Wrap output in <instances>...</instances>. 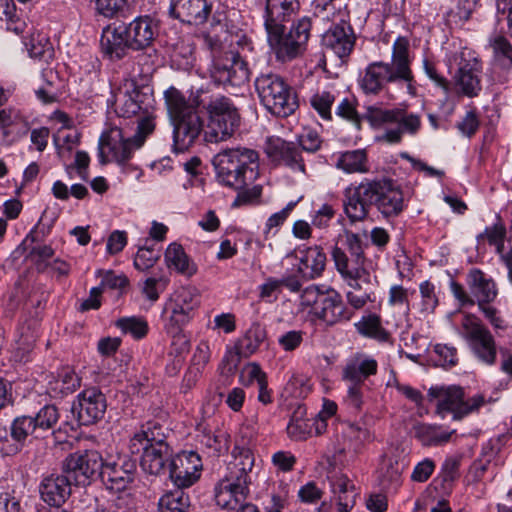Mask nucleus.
Segmentation results:
<instances>
[{"label":"nucleus","mask_w":512,"mask_h":512,"mask_svg":"<svg viewBox=\"0 0 512 512\" xmlns=\"http://www.w3.org/2000/svg\"><path fill=\"white\" fill-rule=\"evenodd\" d=\"M344 212L351 222L367 218L371 206H375L384 218L399 216L407 207L404 193L393 179L388 177L364 178L359 184L344 190Z\"/></svg>","instance_id":"obj_1"},{"label":"nucleus","mask_w":512,"mask_h":512,"mask_svg":"<svg viewBox=\"0 0 512 512\" xmlns=\"http://www.w3.org/2000/svg\"><path fill=\"white\" fill-rule=\"evenodd\" d=\"M410 42L404 36H398L392 45L391 61H374L367 65L359 79V85L365 94H390V87H406L413 94L414 75L411 69Z\"/></svg>","instance_id":"obj_2"},{"label":"nucleus","mask_w":512,"mask_h":512,"mask_svg":"<svg viewBox=\"0 0 512 512\" xmlns=\"http://www.w3.org/2000/svg\"><path fill=\"white\" fill-rule=\"evenodd\" d=\"M212 164L219 183L234 190L251 185L260 174L259 153L244 146L221 149Z\"/></svg>","instance_id":"obj_3"},{"label":"nucleus","mask_w":512,"mask_h":512,"mask_svg":"<svg viewBox=\"0 0 512 512\" xmlns=\"http://www.w3.org/2000/svg\"><path fill=\"white\" fill-rule=\"evenodd\" d=\"M155 127V118L147 115L139 118L136 133L132 137H125L123 130L117 126L103 132L98 144L100 163L114 161L119 166H124L133 157L134 152L144 145Z\"/></svg>","instance_id":"obj_4"},{"label":"nucleus","mask_w":512,"mask_h":512,"mask_svg":"<svg viewBox=\"0 0 512 512\" xmlns=\"http://www.w3.org/2000/svg\"><path fill=\"white\" fill-rule=\"evenodd\" d=\"M165 104L173 121V147L176 152L187 151L204 133V123L196 108L185 96L170 87L164 93Z\"/></svg>","instance_id":"obj_5"},{"label":"nucleus","mask_w":512,"mask_h":512,"mask_svg":"<svg viewBox=\"0 0 512 512\" xmlns=\"http://www.w3.org/2000/svg\"><path fill=\"white\" fill-rule=\"evenodd\" d=\"M199 305V292L191 286L180 287L165 303L162 312L163 328L166 334L172 338V345H179L178 352L187 351L189 348L188 339L183 334V327L194 318Z\"/></svg>","instance_id":"obj_6"},{"label":"nucleus","mask_w":512,"mask_h":512,"mask_svg":"<svg viewBox=\"0 0 512 512\" xmlns=\"http://www.w3.org/2000/svg\"><path fill=\"white\" fill-rule=\"evenodd\" d=\"M311 29V18L303 16L294 21L288 31H285L284 24L266 30L268 43L276 59L289 62L301 57L307 50Z\"/></svg>","instance_id":"obj_7"},{"label":"nucleus","mask_w":512,"mask_h":512,"mask_svg":"<svg viewBox=\"0 0 512 512\" xmlns=\"http://www.w3.org/2000/svg\"><path fill=\"white\" fill-rule=\"evenodd\" d=\"M365 118L372 127L385 128L378 139L389 144L400 143L404 133L415 135L421 128L420 116L402 108L386 109L371 105L366 109Z\"/></svg>","instance_id":"obj_8"},{"label":"nucleus","mask_w":512,"mask_h":512,"mask_svg":"<svg viewBox=\"0 0 512 512\" xmlns=\"http://www.w3.org/2000/svg\"><path fill=\"white\" fill-rule=\"evenodd\" d=\"M205 43L210 49L212 66L211 78L220 85L241 87L249 79V70L240 52L228 50L218 39L205 37Z\"/></svg>","instance_id":"obj_9"},{"label":"nucleus","mask_w":512,"mask_h":512,"mask_svg":"<svg viewBox=\"0 0 512 512\" xmlns=\"http://www.w3.org/2000/svg\"><path fill=\"white\" fill-rule=\"evenodd\" d=\"M202 105L208 113V124L204 131V140L218 143L228 139L238 128L239 113L232 101L225 96H211L209 101L200 99L196 106Z\"/></svg>","instance_id":"obj_10"},{"label":"nucleus","mask_w":512,"mask_h":512,"mask_svg":"<svg viewBox=\"0 0 512 512\" xmlns=\"http://www.w3.org/2000/svg\"><path fill=\"white\" fill-rule=\"evenodd\" d=\"M255 88L264 107L277 117H287L298 108L292 88L277 74H261L255 80Z\"/></svg>","instance_id":"obj_11"},{"label":"nucleus","mask_w":512,"mask_h":512,"mask_svg":"<svg viewBox=\"0 0 512 512\" xmlns=\"http://www.w3.org/2000/svg\"><path fill=\"white\" fill-rule=\"evenodd\" d=\"M428 400L435 405V413L441 418L448 415L461 420L484 404V397L477 394L465 399L464 389L457 385H435L427 393Z\"/></svg>","instance_id":"obj_12"},{"label":"nucleus","mask_w":512,"mask_h":512,"mask_svg":"<svg viewBox=\"0 0 512 512\" xmlns=\"http://www.w3.org/2000/svg\"><path fill=\"white\" fill-rule=\"evenodd\" d=\"M459 335L466 341L474 358L487 366L497 361L498 347L491 331L471 313H465L460 323Z\"/></svg>","instance_id":"obj_13"},{"label":"nucleus","mask_w":512,"mask_h":512,"mask_svg":"<svg viewBox=\"0 0 512 512\" xmlns=\"http://www.w3.org/2000/svg\"><path fill=\"white\" fill-rule=\"evenodd\" d=\"M455 69L453 80L461 93L474 97L481 91V63L469 49L455 53L450 60V69Z\"/></svg>","instance_id":"obj_14"},{"label":"nucleus","mask_w":512,"mask_h":512,"mask_svg":"<svg viewBox=\"0 0 512 512\" xmlns=\"http://www.w3.org/2000/svg\"><path fill=\"white\" fill-rule=\"evenodd\" d=\"M104 461L95 450L70 454L62 465L64 473L70 475L75 485H87L97 477L101 478Z\"/></svg>","instance_id":"obj_15"},{"label":"nucleus","mask_w":512,"mask_h":512,"mask_svg":"<svg viewBox=\"0 0 512 512\" xmlns=\"http://www.w3.org/2000/svg\"><path fill=\"white\" fill-rule=\"evenodd\" d=\"M203 468L201 457L194 451H183L171 458L169 477L177 488H189L201 476Z\"/></svg>","instance_id":"obj_16"},{"label":"nucleus","mask_w":512,"mask_h":512,"mask_svg":"<svg viewBox=\"0 0 512 512\" xmlns=\"http://www.w3.org/2000/svg\"><path fill=\"white\" fill-rule=\"evenodd\" d=\"M341 246H335L332 250V258L337 271L366 268L364 244L358 234L345 232L340 240Z\"/></svg>","instance_id":"obj_17"},{"label":"nucleus","mask_w":512,"mask_h":512,"mask_svg":"<svg viewBox=\"0 0 512 512\" xmlns=\"http://www.w3.org/2000/svg\"><path fill=\"white\" fill-rule=\"evenodd\" d=\"M266 153L277 165L285 166L293 172L305 173V160L297 143L272 136L267 139Z\"/></svg>","instance_id":"obj_18"},{"label":"nucleus","mask_w":512,"mask_h":512,"mask_svg":"<svg viewBox=\"0 0 512 512\" xmlns=\"http://www.w3.org/2000/svg\"><path fill=\"white\" fill-rule=\"evenodd\" d=\"M107 409L105 395L97 388L83 390L74 402L72 411L77 413L81 425H91L103 418Z\"/></svg>","instance_id":"obj_19"},{"label":"nucleus","mask_w":512,"mask_h":512,"mask_svg":"<svg viewBox=\"0 0 512 512\" xmlns=\"http://www.w3.org/2000/svg\"><path fill=\"white\" fill-rule=\"evenodd\" d=\"M250 484L235 477L225 475L214 488L216 504L221 509L235 510L241 503L247 500Z\"/></svg>","instance_id":"obj_20"},{"label":"nucleus","mask_w":512,"mask_h":512,"mask_svg":"<svg viewBox=\"0 0 512 512\" xmlns=\"http://www.w3.org/2000/svg\"><path fill=\"white\" fill-rule=\"evenodd\" d=\"M313 313L327 325L348 321L353 315V312L345 306L340 294L335 290L322 293L314 300Z\"/></svg>","instance_id":"obj_21"},{"label":"nucleus","mask_w":512,"mask_h":512,"mask_svg":"<svg viewBox=\"0 0 512 512\" xmlns=\"http://www.w3.org/2000/svg\"><path fill=\"white\" fill-rule=\"evenodd\" d=\"M135 471V461L119 456L116 460L104 462L101 480L108 489L119 492L132 482Z\"/></svg>","instance_id":"obj_22"},{"label":"nucleus","mask_w":512,"mask_h":512,"mask_svg":"<svg viewBox=\"0 0 512 512\" xmlns=\"http://www.w3.org/2000/svg\"><path fill=\"white\" fill-rule=\"evenodd\" d=\"M212 0H171L169 14L189 25H202L212 12Z\"/></svg>","instance_id":"obj_23"},{"label":"nucleus","mask_w":512,"mask_h":512,"mask_svg":"<svg viewBox=\"0 0 512 512\" xmlns=\"http://www.w3.org/2000/svg\"><path fill=\"white\" fill-rule=\"evenodd\" d=\"M165 439V432L152 437L154 443L140 458V466L144 472L158 476L167 470L171 460V450Z\"/></svg>","instance_id":"obj_24"},{"label":"nucleus","mask_w":512,"mask_h":512,"mask_svg":"<svg viewBox=\"0 0 512 512\" xmlns=\"http://www.w3.org/2000/svg\"><path fill=\"white\" fill-rule=\"evenodd\" d=\"M355 33L346 21L331 26L322 36V44L339 58L351 54L355 46Z\"/></svg>","instance_id":"obj_25"},{"label":"nucleus","mask_w":512,"mask_h":512,"mask_svg":"<svg viewBox=\"0 0 512 512\" xmlns=\"http://www.w3.org/2000/svg\"><path fill=\"white\" fill-rule=\"evenodd\" d=\"M73 479L67 473L50 474L40 483L42 500L50 506L60 507L71 495Z\"/></svg>","instance_id":"obj_26"},{"label":"nucleus","mask_w":512,"mask_h":512,"mask_svg":"<svg viewBox=\"0 0 512 512\" xmlns=\"http://www.w3.org/2000/svg\"><path fill=\"white\" fill-rule=\"evenodd\" d=\"M100 48L104 57L110 60L122 59L130 49L126 25L106 26L102 30Z\"/></svg>","instance_id":"obj_27"},{"label":"nucleus","mask_w":512,"mask_h":512,"mask_svg":"<svg viewBox=\"0 0 512 512\" xmlns=\"http://www.w3.org/2000/svg\"><path fill=\"white\" fill-rule=\"evenodd\" d=\"M158 23L148 15L138 16L126 25L130 49L143 50L152 45L158 34Z\"/></svg>","instance_id":"obj_28"},{"label":"nucleus","mask_w":512,"mask_h":512,"mask_svg":"<svg viewBox=\"0 0 512 512\" xmlns=\"http://www.w3.org/2000/svg\"><path fill=\"white\" fill-rule=\"evenodd\" d=\"M378 371V363L365 353H355L346 359L342 368V380L349 383L363 384Z\"/></svg>","instance_id":"obj_29"},{"label":"nucleus","mask_w":512,"mask_h":512,"mask_svg":"<svg viewBox=\"0 0 512 512\" xmlns=\"http://www.w3.org/2000/svg\"><path fill=\"white\" fill-rule=\"evenodd\" d=\"M471 296L475 299V304L483 302H493L498 294L495 281L487 277L480 269H471L466 278Z\"/></svg>","instance_id":"obj_30"},{"label":"nucleus","mask_w":512,"mask_h":512,"mask_svg":"<svg viewBox=\"0 0 512 512\" xmlns=\"http://www.w3.org/2000/svg\"><path fill=\"white\" fill-rule=\"evenodd\" d=\"M297 0H266L264 11V27L268 30L283 26L298 11Z\"/></svg>","instance_id":"obj_31"},{"label":"nucleus","mask_w":512,"mask_h":512,"mask_svg":"<svg viewBox=\"0 0 512 512\" xmlns=\"http://www.w3.org/2000/svg\"><path fill=\"white\" fill-rule=\"evenodd\" d=\"M329 483L338 512H350L357 497L353 482L344 474H335L329 478Z\"/></svg>","instance_id":"obj_32"},{"label":"nucleus","mask_w":512,"mask_h":512,"mask_svg":"<svg viewBox=\"0 0 512 512\" xmlns=\"http://www.w3.org/2000/svg\"><path fill=\"white\" fill-rule=\"evenodd\" d=\"M298 272L304 278L315 279L322 275L326 267V254L320 246H312L301 251Z\"/></svg>","instance_id":"obj_33"},{"label":"nucleus","mask_w":512,"mask_h":512,"mask_svg":"<svg viewBox=\"0 0 512 512\" xmlns=\"http://www.w3.org/2000/svg\"><path fill=\"white\" fill-rule=\"evenodd\" d=\"M137 96L138 93L134 88L130 90L118 87L112 89L111 99H108V104L119 117L129 118L136 115L141 109L136 99Z\"/></svg>","instance_id":"obj_34"},{"label":"nucleus","mask_w":512,"mask_h":512,"mask_svg":"<svg viewBox=\"0 0 512 512\" xmlns=\"http://www.w3.org/2000/svg\"><path fill=\"white\" fill-rule=\"evenodd\" d=\"M255 458L250 449L236 447L233 452V460L227 465V473L229 477H235L241 482L251 484V473L254 467Z\"/></svg>","instance_id":"obj_35"},{"label":"nucleus","mask_w":512,"mask_h":512,"mask_svg":"<svg viewBox=\"0 0 512 512\" xmlns=\"http://www.w3.org/2000/svg\"><path fill=\"white\" fill-rule=\"evenodd\" d=\"M165 428L157 421H148L143 424L139 431L135 432L129 440L128 449L131 454H144L148 450L157 434H163Z\"/></svg>","instance_id":"obj_36"},{"label":"nucleus","mask_w":512,"mask_h":512,"mask_svg":"<svg viewBox=\"0 0 512 512\" xmlns=\"http://www.w3.org/2000/svg\"><path fill=\"white\" fill-rule=\"evenodd\" d=\"M165 260L168 267H173L178 273L187 277L197 272V266L190 260L183 247L177 243H171L165 251Z\"/></svg>","instance_id":"obj_37"},{"label":"nucleus","mask_w":512,"mask_h":512,"mask_svg":"<svg viewBox=\"0 0 512 512\" xmlns=\"http://www.w3.org/2000/svg\"><path fill=\"white\" fill-rule=\"evenodd\" d=\"M336 167L346 173H366L369 171L367 154L362 149L346 151L338 157Z\"/></svg>","instance_id":"obj_38"},{"label":"nucleus","mask_w":512,"mask_h":512,"mask_svg":"<svg viewBox=\"0 0 512 512\" xmlns=\"http://www.w3.org/2000/svg\"><path fill=\"white\" fill-rule=\"evenodd\" d=\"M183 489L177 488L162 495L158 501V512H188L190 497Z\"/></svg>","instance_id":"obj_39"},{"label":"nucleus","mask_w":512,"mask_h":512,"mask_svg":"<svg viewBox=\"0 0 512 512\" xmlns=\"http://www.w3.org/2000/svg\"><path fill=\"white\" fill-rule=\"evenodd\" d=\"M415 437L424 446H440L447 443L454 431L441 432L436 427L428 424H417L414 426Z\"/></svg>","instance_id":"obj_40"},{"label":"nucleus","mask_w":512,"mask_h":512,"mask_svg":"<svg viewBox=\"0 0 512 512\" xmlns=\"http://www.w3.org/2000/svg\"><path fill=\"white\" fill-rule=\"evenodd\" d=\"M436 287L430 281H424L419 285L420 301L412 305L421 315L426 316L434 313L439 304L436 295Z\"/></svg>","instance_id":"obj_41"},{"label":"nucleus","mask_w":512,"mask_h":512,"mask_svg":"<svg viewBox=\"0 0 512 512\" xmlns=\"http://www.w3.org/2000/svg\"><path fill=\"white\" fill-rule=\"evenodd\" d=\"M34 433H36V437L39 436L32 416L22 415L16 417L10 427V437L15 444L19 445V449L27 437Z\"/></svg>","instance_id":"obj_42"},{"label":"nucleus","mask_w":512,"mask_h":512,"mask_svg":"<svg viewBox=\"0 0 512 512\" xmlns=\"http://www.w3.org/2000/svg\"><path fill=\"white\" fill-rule=\"evenodd\" d=\"M304 410L298 408L287 425V433L293 440H305L312 434L311 420L303 417Z\"/></svg>","instance_id":"obj_43"},{"label":"nucleus","mask_w":512,"mask_h":512,"mask_svg":"<svg viewBox=\"0 0 512 512\" xmlns=\"http://www.w3.org/2000/svg\"><path fill=\"white\" fill-rule=\"evenodd\" d=\"M26 46L31 58L48 62L54 56L52 44L45 35H32Z\"/></svg>","instance_id":"obj_44"},{"label":"nucleus","mask_w":512,"mask_h":512,"mask_svg":"<svg viewBox=\"0 0 512 512\" xmlns=\"http://www.w3.org/2000/svg\"><path fill=\"white\" fill-rule=\"evenodd\" d=\"M336 95L334 90L318 89L310 98V104L314 110L324 120H331V108L335 102Z\"/></svg>","instance_id":"obj_45"},{"label":"nucleus","mask_w":512,"mask_h":512,"mask_svg":"<svg viewBox=\"0 0 512 512\" xmlns=\"http://www.w3.org/2000/svg\"><path fill=\"white\" fill-rule=\"evenodd\" d=\"M116 326L125 334H130L135 339L144 338L148 331V322L141 316L122 317L116 321Z\"/></svg>","instance_id":"obj_46"},{"label":"nucleus","mask_w":512,"mask_h":512,"mask_svg":"<svg viewBox=\"0 0 512 512\" xmlns=\"http://www.w3.org/2000/svg\"><path fill=\"white\" fill-rule=\"evenodd\" d=\"M347 268V266H345ZM347 285L351 288L350 291L361 293L365 288H369L371 284V275L367 268L338 271Z\"/></svg>","instance_id":"obj_47"},{"label":"nucleus","mask_w":512,"mask_h":512,"mask_svg":"<svg viewBox=\"0 0 512 512\" xmlns=\"http://www.w3.org/2000/svg\"><path fill=\"white\" fill-rule=\"evenodd\" d=\"M357 329L361 334L380 341H385L389 337L388 332L381 325L380 317L375 314L363 317L357 324Z\"/></svg>","instance_id":"obj_48"},{"label":"nucleus","mask_w":512,"mask_h":512,"mask_svg":"<svg viewBox=\"0 0 512 512\" xmlns=\"http://www.w3.org/2000/svg\"><path fill=\"white\" fill-rule=\"evenodd\" d=\"M169 283V279L164 275L150 276L144 279L141 284V292L150 302H156L160 294L163 293Z\"/></svg>","instance_id":"obj_49"},{"label":"nucleus","mask_w":512,"mask_h":512,"mask_svg":"<svg viewBox=\"0 0 512 512\" xmlns=\"http://www.w3.org/2000/svg\"><path fill=\"white\" fill-rule=\"evenodd\" d=\"M81 385V378L70 368H64L55 382L54 390L62 395H68L76 391Z\"/></svg>","instance_id":"obj_50"},{"label":"nucleus","mask_w":512,"mask_h":512,"mask_svg":"<svg viewBox=\"0 0 512 512\" xmlns=\"http://www.w3.org/2000/svg\"><path fill=\"white\" fill-rule=\"evenodd\" d=\"M59 419L58 409L54 405H46L33 417L37 432L53 428Z\"/></svg>","instance_id":"obj_51"},{"label":"nucleus","mask_w":512,"mask_h":512,"mask_svg":"<svg viewBox=\"0 0 512 512\" xmlns=\"http://www.w3.org/2000/svg\"><path fill=\"white\" fill-rule=\"evenodd\" d=\"M20 498L15 489L9 485L0 484V512H20Z\"/></svg>","instance_id":"obj_52"},{"label":"nucleus","mask_w":512,"mask_h":512,"mask_svg":"<svg viewBox=\"0 0 512 512\" xmlns=\"http://www.w3.org/2000/svg\"><path fill=\"white\" fill-rule=\"evenodd\" d=\"M493 51V63L512 57V44L504 35H493L489 38Z\"/></svg>","instance_id":"obj_53"},{"label":"nucleus","mask_w":512,"mask_h":512,"mask_svg":"<svg viewBox=\"0 0 512 512\" xmlns=\"http://www.w3.org/2000/svg\"><path fill=\"white\" fill-rule=\"evenodd\" d=\"M129 0H95V10L106 18H114L128 6Z\"/></svg>","instance_id":"obj_54"},{"label":"nucleus","mask_w":512,"mask_h":512,"mask_svg":"<svg viewBox=\"0 0 512 512\" xmlns=\"http://www.w3.org/2000/svg\"><path fill=\"white\" fill-rule=\"evenodd\" d=\"M201 442L217 454L224 453L229 449L228 435L222 431L217 433L204 432Z\"/></svg>","instance_id":"obj_55"},{"label":"nucleus","mask_w":512,"mask_h":512,"mask_svg":"<svg viewBox=\"0 0 512 512\" xmlns=\"http://www.w3.org/2000/svg\"><path fill=\"white\" fill-rule=\"evenodd\" d=\"M388 304L394 307H402L404 313L408 315L412 309L409 301V290L402 285L391 286L389 290Z\"/></svg>","instance_id":"obj_56"},{"label":"nucleus","mask_w":512,"mask_h":512,"mask_svg":"<svg viewBox=\"0 0 512 512\" xmlns=\"http://www.w3.org/2000/svg\"><path fill=\"white\" fill-rule=\"evenodd\" d=\"M506 235L505 228L500 224H495L491 227H487L485 231L478 236V238H486L490 245L496 247L497 253L501 254L503 258L504 238Z\"/></svg>","instance_id":"obj_57"},{"label":"nucleus","mask_w":512,"mask_h":512,"mask_svg":"<svg viewBox=\"0 0 512 512\" xmlns=\"http://www.w3.org/2000/svg\"><path fill=\"white\" fill-rule=\"evenodd\" d=\"M160 258L159 251L152 248H140L134 258V266L139 271L152 268Z\"/></svg>","instance_id":"obj_58"},{"label":"nucleus","mask_w":512,"mask_h":512,"mask_svg":"<svg viewBox=\"0 0 512 512\" xmlns=\"http://www.w3.org/2000/svg\"><path fill=\"white\" fill-rule=\"evenodd\" d=\"M267 378L266 373L261 369L257 363H249L245 365L240 372V382L244 386H250L254 382L257 385L264 379Z\"/></svg>","instance_id":"obj_59"},{"label":"nucleus","mask_w":512,"mask_h":512,"mask_svg":"<svg viewBox=\"0 0 512 512\" xmlns=\"http://www.w3.org/2000/svg\"><path fill=\"white\" fill-rule=\"evenodd\" d=\"M297 140V145L300 150H302V153H315L320 149L322 142L319 134L311 129L304 130L303 133L298 136Z\"/></svg>","instance_id":"obj_60"},{"label":"nucleus","mask_w":512,"mask_h":512,"mask_svg":"<svg viewBox=\"0 0 512 512\" xmlns=\"http://www.w3.org/2000/svg\"><path fill=\"white\" fill-rule=\"evenodd\" d=\"M240 360V352L237 348H227L219 367L222 376L227 378L232 376L237 370Z\"/></svg>","instance_id":"obj_61"},{"label":"nucleus","mask_w":512,"mask_h":512,"mask_svg":"<svg viewBox=\"0 0 512 512\" xmlns=\"http://www.w3.org/2000/svg\"><path fill=\"white\" fill-rule=\"evenodd\" d=\"M336 115L351 122L356 128L361 126V118L351 100L344 98L336 108Z\"/></svg>","instance_id":"obj_62"},{"label":"nucleus","mask_w":512,"mask_h":512,"mask_svg":"<svg viewBox=\"0 0 512 512\" xmlns=\"http://www.w3.org/2000/svg\"><path fill=\"white\" fill-rule=\"evenodd\" d=\"M434 353L438 356V364L446 367L455 366L458 362L457 349L447 344H436Z\"/></svg>","instance_id":"obj_63"},{"label":"nucleus","mask_w":512,"mask_h":512,"mask_svg":"<svg viewBox=\"0 0 512 512\" xmlns=\"http://www.w3.org/2000/svg\"><path fill=\"white\" fill-rule=\"evenodd\" d=\"M456 126L462 135L467 137L473 136L480 126V121L476 111H467Z\"/></svg>","instance_id":"obj_64"}]
</instances>
